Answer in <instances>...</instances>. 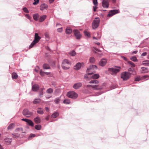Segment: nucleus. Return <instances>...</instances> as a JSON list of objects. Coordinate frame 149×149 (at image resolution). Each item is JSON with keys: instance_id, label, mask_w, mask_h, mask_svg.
Here are the masks:
<instances>
[{"instance_id": "f257e3e1", "label": "nucleus", "mask_w": 149, "mask_h": 149, "mask_svg": "<svg viewBox=\"0 0 149 149\" xmlns=\"http://www.w3.org/2000/svg\"><path fill=\"white\" fill-rule=\"evenodd\" d=\"M87 89L84 91V92L86 94H90L91 93V89L98 90L102 89L103 88V86L87 85L86 86Z\"/></svg>"}, {"instance_id": "f03ea898", "label": "nucleus", "mask_w": 149, "mask_h": 149, "mask_svg": "<svg viewBox=\"0 0 149 149\" xmlns=\"http://www.w3.org/2000/svg\"><path fill=\"white\" fill-rule=\"evenodd\" d=\"M132 73L128 72H123L120 74V78L123 81H125L129 79L131 76Z\"/></svg>"}, {"instance_id": "7ed1b4c3", "label": "nucleus", "mask_w": 149, "mask_h": 149, "mask_svg": "<svg viewBox=\"0 0 149 149\" xmlns=\"http://www.w3.org/2000/svg\"><path fill=\"white\" fill-rule=\"evenodd\" d=\"M97 68V67L95 65H90L89 68H87L86 72L88 73V74H92L95 73V70Z\"/></svg>"}, {"instance_id": "20e7f679", "label": "nucleus", "mask_w": 149, "mask_h": 149, "mask_svg": "<svg viewBox=\"0 0 149 149\" xmlns=\"http://www.w3.org/2000/svg\"><path fill=\"white\" fill-rule=\"evenodd\" d=\"M70 65L71 63L70 61L67 59L64 60L62 63V67L65 70L69 69Z\"/></svg>"}, {"instance_id": "39448f33", "label": "nucleus", "mask_w": 149, "mask_h": 149, "mask_svg": "<svg viewBox=\"0 0 149 149\" xmlns=\"http://www.w3.org/2000/svg\"><path fill=\"white\" fill-rule=\"evenodd\" d=\"M114 68H109L108 69V71L111 72V74L114 75V74H116L118 72H119L121 69V67L120 66H114Z\"/></svg>"}, {"instance_id": "423d86ee", "label": "nucleus", "mask_w": 149, "mask_h": 149, "mask_svg": "<svg viewBox=\"0 0 149 149\" xmlns=\"http://www.w3.org/2000/svg\"><path fill=\"white\" fill-rule=\"evenodd\" d=\"M100 22V18L99 17H95L93 21L92 26L93 29H96L99 26Z\"/></svg>"}, {"instance_id": "0eeeda50", "label": "nucleus", "mask_w": 149, "mask_h": 149, "mask_svg": "<svg viewBox=\"0 0 149 149\" xmlns=\"http://www.w3.org/2000/svg\"><path fill=\"white\" fill-rule=\"evenodd\" d=\"M67 96L73 99H76L78 97L77 94L74 91L68 92L66 95Z\"/></svg>"}, {"instance_id": "6e6552de", "label": "nucleus", "mask_w": 149, "mask_h": 149, "mask_svg": "<svg viewBox=\"0 0 149 149\" xmlns=\"http://www.w3.org/2000/svg\"><path fill=\"white\" fill-rule=\"evenodd\" d=\"M33 113V112L30 111L27 109H24L22 111L23 114L27 118L30 117Z\"/></svg>"}, {"instance_id": "1a4fd4ad", "label": "nucleus", "mask_w": 149, "mask_h": 149, "mask_svg": "<svg viewBox=\"0 0 149 149\" xmlns=\"http://www.w3.org/2000/svg\"><path fill=\"white\" fill-rule=\"evenodd\" d=\"M73 32L75 37L77 39L79 40L81 39V35L80 32L78 30L74 29Z\"/></svg>"}, {"instance_id": "9d476101", "label": "nucleus", "mask_w": 149, "mask_h": 149, "mask_svg": "<svg viewBox=\"0 0 149 149\" xmlns=\"http://www.w3.org/2000/svg\"><path fill=\"white\" fill-rule=\"evenodd\" d=\"M119 13V10H110L107 14V16L108 17H110L118 13Z\"/></svg>"}, {"instance_id": "9b49d317", "label": "nucleus", "mask_w": 149, "mask_h": 149, "mask_svg": "<svg viewBox=\"0 0 149 149\" xmlns=\"http://www.w3.org/2000/svg\"><path fill=\"white\" fill-rule=\"evenodd\" d=\"M102 6L104 8H107L109 7V3L108 0H103Z\"/></svg>"}, {"instance_id": "f8f14e48", "label": "nucleus", "mask_w": 149, "mask_h": 149, "mask_svg": "<svg viewBox=\"0 0 149 149\" xmlns=\"http://www.w3.org/2000/svg\"><path fill=\"white\" fill-rule=\"evenodd\" d=\"M48 8V6L45 3H43L40 6V9L41 10H47Z\"/></svg>"}, {"instance_id": "ddd939ff", "label": "nucleus", "mask_w": 149, "mask_h": 149, "mask_svg": "<svg viewBox=\"0 0 149 149\" xmlns=\"http://www.w3.org/2000/svg\"><path fill=\"white\" fill-rule=\"evenodd\" d=\"M82 84L81 83L78 82L75 84L73 86V88L75 89H78L79 88L81 87L82 86Z\"/></svg>"}, {"instance_id": "4468645a", "label": "nucleus", "mask_w": 149, "mask_h": 149, "mask_svg": "<svg viewBox=\"0 0 149 149\" xmlns=\"http://www.w3.org/2000/svg\"><path fill=\"white\" fill-rule=\"evenodd\" d=\"M107 61L106 59L103 58L101 60L99 63V64L102 66H104L106 64Z\"/></svg>"}, {"instance_id": "2eb2a0df", "label": "nucleus", "mask_w": 149, "mask_h": 149, "mask_svg": "<svg viewBox=\"0 0 149 149\" xmlns=\"http://www.w3.org/2000/svg\"><path fill=\"white\" fill-rule=\"evenodd\" d=\"M41 38L39 36L38 34L37 33H36L35 34L34 39L33 40H35V42L38 43L40 40Z\"/></svg>"}, {"instance_id": "dca6fc26", "label": "nucleus", "mask_w": 149, "mask_h": 149, "mask_svg": "<svg viewBox=\"0 0 149 149\" xmlns=\"http://www.w3.org/2000/svg\"><path fill=\"white\" fill-rule=\"evenodd\" d=\"M39 88V86L37 84H34L32 86V90L34 91H37Z\"/></svg>"}, {"instance_id": "f3484780", "label": "nucleus", "mask_w": 149, "mask_h": 149, "mask_svg": "<svg viewBox=\"0 0 149 149\" xmlns=\"http://www.w3.org/2000/svg\"><path fill=\"white\" fill-rule=\"evenodd\" d=\"M81 66V63L79 62L77 63L74 66V69L79 70L80 69Z\"/></svg>"}, {"instance_id": "a211bd4d", "label": "nucleus", "mask_w": 149, "mask_h": 149, "mask_svg": "<svg viewBox=\"0 0 149 149\" xmlns=\"http://www.w3.org/2000/svg\"><path fill=\"white\" fill-rule=\"evenodd\" d=\"M34 121L36 123L38 124L40 123L41 120L39 117L37 116L34 118Z\"/></svg>"}, {"instance_id": "6ab92c4d", "label": "nucleus", "mask_w": 149, "mask_h": 149, "mask_svg": "<svg viewBox=\"0 0 149 149\" xmlns=\"http://www.w3.org/2000/svg\"><path fill=\"white\" fill-rule=\"evenodd\" d=\"M46 17L47 16L45 15L41 16L39 19V22H43L45 19Z\"/></svg>"}, {"instance_id": "aec40b11", "label": "nucleus", "mask_w": 149, "mask_h": 149, "mask_svg": "<svg viewBox=\"0 0 149 149\" xmlns=\"http://www.w3.org/2000/svg\"><path fill=\"white\" fill-rule=\"evenodd\" d=\"M43 68L44 69H48L50 68V67L49 65L47 63H44L43 65Z\"/></svg>"}, {"instance_id": "412c9836", "label": "nucleus", "mask_w": 149, "mask_h": 149, "mask_svg": "<svg viewBox=\"0 0 149 149\" xmlns=\"http://www.w3.org/2000/svg\"><path fill=\"white\" fill-rule=\"evenodd\" d=\"M61 95L60 97L56 98L54 100V101L55 102V104H58L61 101Z\"/></svg>"}, {"instance_id": "4be33fe9", "label": "nucleus", "mask_w": 149, "mask_h": 149, "mask_svg": "<svg viewBox=\"0 0 149 149\" xmlns=\"http://www.w3.org/2000/svg\"><path fill=\"white\" fill-rule=\"evenodd\" d=\"M59 115V113L58 111H56L53 113L51 116L53 118H56Z\"/></svg>"}, {"instance_id": "5701e85b", "label": "nucleus", "mask_w": 149, "mask_h": 149, "mask_svg": "<svg viewBox=\"0 0 149 149\" xmlns=\"http://www.w3.org/2000/svg\"><path fill=\"white\" fill-rule=\"evenodd\" d=\"M100 77V75L98 74H93L91 77V78L93 79H97Z\"/></svg>"}, {"instance_id": "b1692460", "label": "nucleus", "mask_w": 149, "mask_h": 149, "mask_svg": "<svg viewBox=\"0 0 149 149\" xmlns=\"http://www.w3.org/2000/svg\"><path fill=\"white\" fill-rule=\"evenodd\" d=\"M33 17L34 20L37 21L38 19L39 15L38 13L33 14Z\"/></svg>"}, {"instance_id": "393cba45", "label": "nucleus", "mask_w": 149, "mask_h": 149, "mask_svg": "<svg viewBox=\"0 0 149 149\" xmlns=\"http://www.w3.org/2000/svg\"><path fill=\"white\" fill-rule=\"evenodd\" d=\"M65 32L66 34H70L72 33V30L71 28H67L66 29Z\"/></svg>"}, {"instance_id": "a878e982", "label": "nucleus", "mask_w": 149, "mask_h": 149, "mask_svg": "<svg viewBox=\"0 0 149 149\" xmlns=\"http://www.w3.org/2000/svg\"><path fill=\"white\" fill-rule=\"evenodd\" d=\"M37 112L38 113L40 114H42L44 113L43 110L41 108H38Z\"/></svg>"}, {"instance_id": "bb28decb", "label": "nucleus", "mask_w": 149, "mask_h": 149, "mask_svg": "<svg viewBox=\"0 0 149 149\" xmlns=\"http://www.w3.org/2000/svg\"><path fill=\"white\" fill-rule=\"evenodd\" d=\"M12 134L13 136V137L15 138L19 137L20 136V134L17 133H12Z\"/></svg>"}, {"instance_id": "cd10ccee", "label": "nucleus", "mask_w": 149, "mask_h": 149, "mask_svg": "<svg viewBox=\"0 0 149 149\" xmlns=\"http://www.w3.org/2000/svg\"><path fill=\"white\" fill-rule=\"evenodd\" d=\"M18 77V75L15 72H13L12 74V77L13 79H16Z\"/></svg>"}, {"instance_id": "c85d7f7f", "label": "nucleus", "mask_w": 149, "mask_h": 149, "mask_svg": "<svg viewBox=\"0 0 149 149\" xmlns=\"http://www.w3.org/2000/svg\"><path fill=\"white\" fill-rule=\"evenodd\" d=\"M27 123L28 125L32 127H33L34 126V124L33 122L30 119H29Z\"/></svg>"}, {"instance_id": "c756f323", "label": "nucleus", "mask_w": 149, "mask_h": 149, "mask_svg": "<svg viewBox=\"0 0 149 149\" xmlns=\"http://www.w3.org/2000/svg\"><path fill=\"white\" fill-rule=\"evenodd\" d=\"M89 74H88V73H87V74H85L84 76V78L85 79L86 81H88L91 78V77H89L88 76V75H89Z\"/></svg>"}, {"instance_id": "7c9ffc66", "label": "nucleus", "mask_w": 149, "mask_h": 149, "mask_svg": "<svg viewBox=\"0 0 149 149\" xmlns=\"http://www.w3.org/2000/svg\"><path fill=\"white\" fill-rule=\"evenodd\" d=\"M14 124L13 123H11L8 127L7 129L8 130H11L14 127Z\"/></svg>"}, {"instance_id": "2f4dec72", "label": "nucleus", "mask_w": 149, "mask_h": 149, "mask_svg": "<svg viewBox=\"0 0 149 149\" xmlns=\"http://www.w3.org/2000/svg\"><path fill=\"white\" fill-rule=\"evenodd\" d=\"M41 100L39 99H35L33 101V103L34 104H37L38 103H40V102Z\"/></svg>"}, {"instance_id": "473e14b6", "label": "nucleus", "mask_w": 149, "mask_h": 149, "mask_svg": "<svg viewBox=\"0 0 149 149\" xmlns=\"http://www.w3.org/2000/svg\"><path fill=\"white\" fill-rule=\"evenodd\" d=\"M42 127L40 125H37L35 126V129L38 130H41Z\"/></svg>"}, {"instance_id": "72a5a7b5", "label": "nucleus", "mask_w": 149, "mask_h": 149, "mask_svg": "<svg viewBox=\"0 0 149 149\" xmlns=\"http://www.w3.org/2000/svg\"><path fill=\"white\" fill-rule=\"evenodd\" d=\"M141 69H142V73H146L148 72L147 68L143 67H142Z\"/></svg>"}, {"instance_id": "f704fd0d", "label": "nucleus", "mask_w": 149, "mask_h": 149, "mask_svg": "<svg viewBox=\"0 0 149 149\" xmlns=\"http://www.w3.org/2000/svg\"><path fill=\"white\" fill-rule=\"evenodd\" d=\"M37 43L35 42V40H33L29 46V48H32L33 46Z\"/></svg>"}, {"instance_id": "c9c22d12", "label": "nucleus", "mask_w": 149, "mask_h": 149, "mask_svg": "<svg viewBox=\"0 0 149 149\" xmlns=\"http://www.w3.org/2000/svg\"><path fill=\"white\" fill-rule=\"evenodd\" d=\"M12 141V139H9L8 138H6L5 139V141L7 143H10Z\"/></svg>"}, {"instance_id": "e433bc0d", "label": "nucleus", "mask_w": 149, "mask_h": 149, "mask_svg": "<svg viewBox=\"0 0 149 149\" xmlns=\"http://www.w3.org/2000/svg\"><path fill=\"white\" fill-rule=\"evenodd\" d=\"M63 103L66 104H69L70 103V101L69 99H65L63 101Z\"/></svg>"}, {"instance_id": "4c0bfd02", "label": "nucleus", "mask_w": 149, "mask_h": 149, "mask_svg": "<svg viewBox=\"0 0 149 149\" xmlns=\"http://www.w3.org/2000/svg\"><path fill=\"white\" fill-rule=\"evenodd\" d=\"M99 83V81L97 80H92L89 82V83L90 84H98Z\"/></svg>"}, {"instance_id": "58836bf2", "label": "nucleus", "mask_w": 149, "mask_h": 149, "mask_svg": "<svg viewBox=\"0 0 149 149\" xmlns=\"http://www.w3.org/2000/svg\"><path fill=\"white\" fill-rule=\"evenodd\" d=\"M76 53L75 51L73 50L69 53V54L72 56H74L76 55Z\"/></svg>"}, {"instance_id": "ea45409f", "label": "nucleus", "mask_w": 149, "mask_h": 149, "mask_svg": "<svg viewBox=\"0 0 149 149\" xmlns=\"http://www.w3.org/2000/svg\"><path fill=\"white\" fill-rule=\"evenodd\" d=\"M142 65L145 66L149 65V61L147 60L144 61Z\"/></svg>"}, {"instance_id": "a19ab883", "label": "nucleus", "mask_w": 149, "mask_h": 149, "mask_svg": "<svg viewBox=\"0 0 149 149\" xmlns=\"http://www.w3.org/2000/svg\"><path fill=\"white\" fill-rule=\"evenodd\" d=\"M89 61L90 63H94L95 62V60L94 58L93 57H91L89 59Z\"/></svg>"}, {"instance_id": "79ce46f5", "label": "nucleus", "mask_w": 149, "mask_h": 149, "mask_svg": "<svg viewBox=\"0 0 149 149\" xmlns=\"http://www.w3.org/2000/svg\"><path fill=\"white\" fill-rule=\"evenodd\" d=\"M53 92V89L51 88H49L47 89L46 91V92L47 93L51 94Z\"/></svg>"}, {"instance_id": "37998d69", "label": "nucleus", "mask_w": 149, "mask_h": 149, "mask_svg": "<svg viewBox=\"0 0 149 149\" xmlns=\"http://www.w3.org/2000/svg\"><path fill=\"white\" fill-rule=\"evenodd\" d=\"M84 35L85 36H86L88 38H90V34L89 33L86 31H84Z\"/></svg>"}, {"instance_id": "c03bdc74", "label": "nucleus", "mask_w": 149, "mask_h": 149, "mask_svg": "<svg viewBox=\"0 0 149 149\" xmlns=\"http://www.w3.org/2000/svg\"><path fill=\"white\" fill-rule=\"evenodd\" d=\"M130 59L131 60L134 62L137 61V59L136 57L135 56H132V57Z\"/></svg>"}, {"instance_id": "a18cd8bd", "label": "nucleus", "mask_w": 149, "mask_h": 149, "mask_svg": "<svg viewBox=\"0 0 149 149\" xmlns=\"http://www.w3.org/2000/svg\"><path fill=\"white\" fill-rule=\"evenodd\" d=\"M36 136V135L35 134H30L29 137L28 139H31L33 137H35Z\"/></svg>"}, {"instance_id": "49530a36", "label": "nucleus", "mask_w": 149, "mask_h": 149, "mask_svg": "<svg viewBox=\"0 0 149 149\" xmlns=\"http://www.w3.org/2000/svg\"><path fill=\"white\" fill-rule=\"evenodd\" d=\"M40 74L42 77H43L45 76V72H43L42 70H40Z\"/></svg>"}, {"instance_id": "de8ad7c7", "label": "nucleus", "mask_w": 149, "mask_h": 149, "mask_svg": "<svg viewBox=\"0 0 149 149\" xmlns=\"http://www.w3.org/2000/svg\"><path fill=\"white\" fill-rule=\"evenodd\" d=\"M128 63L130 64V65H131L132 67H135V65L134 64V63L132 62V61H129L128 62Z\"/></svg>"}, {"instance_id": "09e8293b", "label": "nucleus", "mask_w": 149, "mask_h": 149, "mask_svg": "<svg viewBox=\"0 0 149 149\" xmlns=\"http://www.w3.org/2000/svg\"><path fill=\"white\" fill-rule=\"evenodd\" d=\"M23 131V129L22 128H16V129H15V132H17V131H19V132H21V131Z\"/></svg>"}, {"instance_id": "8fccbe9b", "label": "nucleus", "mask_w": 149, "mask_h": 149, "mask_svg": "<svg viewBox=\"0 0 149 149\" xmlns=\"http://www.w3.org/2000/svg\"><path fill=\"white\" fill-rule=\"evenodd\" d=\"M22 9L25 13H29V11L27 8L26 7L23 8Z\"/></svg>"}, {"instance_id": "3c124183", "label": "nucleus", "mask_w": 149, "mask_h": 149, "mask_svg": "<svg viewBox=\"0 0 149 149\" xmlns=\"http://www.w3.org/2000/svg\"><path fill=\"white\" fill-rule=\"evenodd\" d=\"M40 69V68L38 66H36L34 69L35 71L36 72H38L39 70Z\"/></svg>"}, {"instance_id": "603ef678", "label": "nucleus", "mask_w": 149, "mask_h": 149, "mask_svg": "<svg viewBox=\"0 0 149 149\" xmlns=\"http://www.w3.org/2000/svg\"><path fill=\"white\" fill-rule=\"evenodd\" d=\"M25 16L29 19L30 20L31 18V17L30 16V15L29 14H25Z\"/></svg>"}, {"instance_id": "864d4df0", "label": "nucleus", "mask_w": 149, "mask_h": 149, "mask_svg": "<svg viewBox=\"0 0 149 149\" xmlns=\"http://www.w3.org/2000/svg\"><path fill=\"white\" fill-rule=\"evenodd\" d=\"M39 2V0H34V2L33 3V4L36 5L38 4Z\"/></svg>"}, {"instance_id": "5fc2aeb1", "label": "nucleus", "mask_w": 149, "mask_h": 149, "mask_svg": "<svg viewBox=\"0 0 149 149\" xmlns=\"http://www.w3.org/2000/svg\"><path fill=\"white\" fill-rule=\"evenodd\" d=\"M93 2L95 6L97 4V0H93Z\"/></svg>"}, {"instance_id": "6e6d98bb", "label": "nucleus", "mask_w": 149, "mask_h": 149, "mask_svg": "<svg viewBox=\"0 0 149 149\" xmlns=\"http://www.w3.org/2000/svg\"><path fill=\"white\" fill-rule=\"evenodd\" d=\"M140 80V78L139 77H137L135 79V81H139Z\"/></svg>"}, {"instance_id": "4d7b16f0", "label": "nucleus", "mask_w": 149, "mask_h": 149, "mask_svg": "<svg viewBox=\"0 0 149 149\" xmlns=\"http://www.w3.org/2000/svg\"><path fill=\"white\" fill-rule=\"evenodd\" d=\"M94 49L95 50V51H97V52H101V51L99 49L95 47L94 48Z\"/></svg>"}, {"instance_id": "13d9d810", "label": "nucleus", "mask_w": 149, "mask_h": 149, "mask_svg": "<svg viewBox=\"0 0 149 149\" xmlns=\"http://www.w3.org/2000/svg\"><path fill=\"white\" fill-rule=\"evenodd\" d=\"M29 119L26 118H23L22 119V120L23 121H24L26 123H27Z\"/></svg>"}, {"instance_id": "bf43d9fd", "label": "nucleus", "mask_w": 149, "mask_h": 149, "mask_svg": "<svg viewBox=\"0 0 149 149\" xmlns=\"http://www.w3.org/2000/svg\"><path fill=\"white\" fill-rule=\"evenodd\" d=\"M121 58H123V59H124L125 61H127V58L126 57H125V56H121Z\"/></svg>"}, {"instance_id": "052dcab7", "label": "nucleus", "mask_w": 149, "mask_h": 149, "mask_svg": "<svg viewBox=\"0 0 149 149\" xmlns=\"http://www.w3.org/2000/svg\"><path fill=\"white\" fill-rule=\"evenodd\" d=\"M93 10L94 11H96V9L97 8V7L95 6L93 7Z\"/></svg>"}, {"instance_id": "680f3d73", "label": "nucleus", "mask_w": 149, "mask_h": 149, "mask_svg": "<svg viewBox=\"0 0 149 149\" xmlns=\"http://www.w3.org/2000/svg\"><path fill=\"white\" fill-rule=\"evenodd\" d=\"M147 54V53L146 52H144L142 53V56H146Z\"/></svg>"}, {"instance_id": "e2e57ef3", "label": "nucleus", "mask_w": 149, "mask_h": 149, "mask_svg": "<svg viewBox=\"0 0 149 149\" xmlns=\"http://www.w3.org/2000/svg\"><path fill=\"white\" fill-rule=\"evenodd\" d=\"M134 69L133 68H130L129 69H128V71H132V72H133L134 71Z\"/></svg>"}, {"instance_id": "0e129e2a", "label": "nucleus", "mask_w": 149, "mask_h": 149, "mask_svg": "<svg viewBox=\"0 0 149 149\" xmlns=\"http://www.w3.org/2000/svg\"><path fill=\"white\" fill-rule=\"evenodd\" d=\"M45 109L47 111H49V108L47 107H45Z\"/></svg>"}, {"instance_id": "69168bd1", "label": "nucleus", "mask_w": 149, "mask_h": 149, "mask_svg": "<svg viewBox=\"0 0 149 149\" xmlns=\"http://www.w3.org/2000/svg\"><path fill=\"white\" fill-rule=\"evenodd\" d=\"M137 52H138V51L137 50H135V51H133L132 52V53L133 54H136L137 53Z\"/></svg>"}, {"instance_id": "338daca9", "label": "nucleus", "mask_w": 149, "mask_h": 149, "mask_svg": "<svg viewBox=\"0 0 149 149\" xmlns=\"http://www.w3.org/2000/svg\"><path fill=\"white\" fill-rule=\"evenodd\" d=\"M45 74H46L47 75H48L49 74H50V72H45Z\"/></svg>"}, {"instance_id": "774afa93", "label": "nucleus", "mask_w": 149, "mask_h": 149, "mask_svg": "<svg viewBox=\"0 0 149 149\" xmlns=\"http://www.w3.org/2000/svg\"><path fill=\"white\" fill-rule=\"evenodd\" d=\"M148 77V75H144L143 76V77L144 78H147Z\"/></svg>"}]
</instances>
